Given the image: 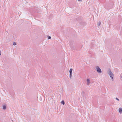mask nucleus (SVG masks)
<instances>
[{
	"instance_id": "f257e3e1",
	"label": "nucleus",
	"mask_w": 122,
	"mask_h": 122,
	"mask_svg": "<svg viewBox=\"0 0 122 122\" xmlns=\"http://www.w3.org/2000/svg\"><path fill=\"white\" fill-rule=\"evenodd\" d=\"M107 73L108 75H109L110 76V77L111 79H112V81H114L113 78L114 77V75L112 73L110 69L108 70Z\"/></svg>"
},
{
	"instance_id": "f03ea898",
	"label": "nucleus",
	"mask_w": 122,
	"mask_h": 122,
	"mask_svg": "<svg viewBox=\"0 0 122 122\" xmlns=\"http://www.w3.org/2000/svg\"><path fill=\"white\" fill-rule=\"evenodd\" d=\"M97 71L99 73H101L102 72L100 68L98 66H97L96 67Z\"/></svg>"
},
{
	"instance_id": "7ed1b4c3",
	"label": "nucleus",
	"mask_w": 122,
	"mask_h": 122,
	"mask_svg": "<svg viewBox=\"0 0 122 122\" xmlns=\"http://www.w3.org/2000/svg\"><path fill=\"white\" fill-rule=\"evenodd\" d=\"M73 70V69L72 68H71L69 71V72H70V77L71 78L72 76V71Z\"/></svg>"
},
{
	"instance_id": "20e7f679",
	"label": "nucleus",
	"mask_w": 122,
	"mask_h": 122,
	"mask_svg": "<svg viewBox=\"0 0 122 122\" xmlns=\"http://www.w3.org/2000/svg\"><path fill=\"white\" fill-rule=\"evenodd\" d=\"M87 85H89L90 82V80L89 79H87Z\"/></svg>"
},
{
	"instance_id": "39448f33",
	"label": "nucleus",
	"mask_w": 122,
	"mask_h": 122,
	"mask_svg": "<svg viewBox=\"0 0 122 122\" xmlns=\"http://www.w3.org/2000/svg\"><path fill=\"white\" fill-rule=\"evenodd\" d=\"M119 112L120 113H121L122 112V108H120L119 109Z\"/></svg>"
},
{
	"instance_id": "423d86ee",
	"label": "nucleus",
	"mask_w": 122,
	"mask_h": 122,
	"mask_svg": "<svg viewBox=\"0 0 122 122\" xmlns=\"http://www.w3.org/2000/svg\"><path fill=\"white\" fill-rule=\"evenodd\" d=\"M6 108V107L5 105H3V109L5 110Z\"/></svg>"
},
{
	"instance_id": "0eeeda50",
	"label": "nucleus",
	"mask_w": 122,
	"mask_h": 122,
	"mask_svg": "<svg viewBox=\"0 0 122 122\" xmlns=\"http://www.w3.org/2000/svg\"><path fill=\"white\" fill-rule=\"evenodd\" d=\"M61 103L63 105H64L65 104V103L64 102V101L63 100H62L61 101Z\"/></svg>"
},
{
	"instance_id": "6e6552de",
	"label": "nucleus",
	"mask_w": 122,
	"mask_h": 122,
	"mask_svg": "<svg viewBox=\"0 0 122 122\" xmlns=\"http://www.w3.org/2000/svg\"><path fill=\"white\" fill-rule=\"evenodd\" d=\"M101 24V22L100 21H99L97 24V25L98 26H100Z\"/></svg>"
},
{
	"instance_id": "1a4fd4ad",
	"label": "nucleus",
	"mask_w": 122,
	"mask_h": 122,
	"mask_svg": "<svg viewBox=\"0 0 122 122\" xmlns=\"http://www.w3.org/2000/svg\"><path fill=\"white\" fill-rule=\"evenodd\" d=\"M48 39H50L51 38V37L50 36H48Z\"/></svg>"
},
{
	"instance_id": "9d476101",
	"label": "nucleus",
	"mask_w": 122,
	"mask_h": 122,
	"mask_svg": "<svg viewBox=\"0 0 122 122\" xmlns=\"http://www.w3.org/2000/svg\"><path fill=\"white\" fill-rule=\"evenodd\" d=\"M13 45L14 46H15V45H16V43L15 42H13Z\"/></svg>"
},
{
	"instance_id": "9b49d317",
	"label": "nucleus",
	"mask_w": 122,
	"mask_h": 122,
	"mask_svg": "<svg viewBox=\"0 0 122 122\" xmlns=\"http://www.w3.org/2000/svg\"><path fill=\"white\" fill-rule=\"evenodd\" d=\"M120 76V77L122 78V74H121Z\"/></svg>"
},
{
	"instance_id": "f8f14e48",
	"label": "nucleus",
	"mask_w": 122,
	"mask_h": 122,
	"mask_svg": "<svg viewBox=\"0 0 122 122\" xmlns=\"http://www.w3.org/2000/svg\"><path fill=\"white\" fill-rule=\"evenodd\" d=\"M116 99L117 101H119V99L117 97L116 98Z\"/></svg>"
},
{
	"instance_id": "ddd939ff",
	"label": "nucleus",
	"mask_w": 122,
	"mask_h": 122,
	"mask_svg": "<svg viewBox=\"0 0 122 122\" xmlns=\"http://www.w3.org/2000/svg\"><path fill=\"white\" fill-rule=\"evenodd\" d=\"M84 92H82V94H84Z\"/></svg>"
},
{
	"instance_id": "4468645a",
	"label": "nucleus",
	"mask_w": 122,
	"mask_h": 122,
	"mask_svg": "<svg viewBox=\"0 0 122 122\" xmlns=\"http://www.w3.org/2000/svg\"><path fill=\"white\" fill-rule=\"evenodd\" d=\"M78 1H81V0H78Z\"/></svg>"
},
{
	"instance_id": "2eb2a0df",
	"label": "nucleus",
	"mask_w": 122,
	"mask_h": 122,
	"mask_svg": "<svg viewBox=\"0 0 122 122\" xmlns=\"http://www.w3.org/2000/svg\"><path fill=\"white\" fill-rule=\"evenodd\" d=\"M71 48L72 49H73V48L72 47H71Z\"/></svg>"
}]
</instances>
